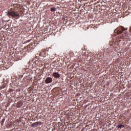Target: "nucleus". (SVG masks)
I'll use <instances>...</instances> for the list:
<instances>
[{"label":"nucleus","instance_id":"obj_1","mask_svg":"<svg viewBox=\"0 0 131 131\" xmlns=\"http://www.w3.org/2000/svg\"><path fill=\"white\" fill-rule=\"evenodd\" d=\"M7 16L8 17H10V16H11V17H13L14 18H16V19H18L19 16V14H16V12L14 11V10H10L9 11L7 12Z\"/></svg>","mask_w":131,"mask_h":131},{"label":"nucleus","instance_id":"obj_2","mask_svg":"<svg viewBox=\"0 0 131 131\" xmlns=\"http://www.w3.org/2000/svg\"><path fill=\"white\" fill-rule=\"evenodd\" d=\"M127 30V29L122 26H120L117 28V30L115 31V32H117V34H121L122 33V31H125V30Z\"/></svg>","mask_w":131,"mask_h":131},{"label":"nucleus","instance_id":"obj_3","mask_svg":"<svg viewBox=\"0 0 131 131\" xmlns=\"http://www.w3.org/2000/svg\"><path fill=\"white\" fill-rule=\"evenodd\" d=\"M53 82V78H51V77H48L46 78L45 80L46 83H51Z\"/></svg>","mask_w":131,"mask_h":131},{"label":"nucleus","instance_id":"obj_4","mask_svg":"<svg viewBox=\"0 0 131 131\" xmlns=\"http://www.w3.org/2000/svg\"><path fill=\"white\" fill-rule=\"evenodd\" d=\"M52 76H54L55 78H60V74L58 72H54L52 74Z\"/></svg>","mask_w":131,"mask_h":131},{"label":"nucleus","instance_id":"obj_5","mask_svg":"<svg viewBox=\"0 0 131 131\" xmlns=\"http://www.w3.org/2000/svg\"><path fill=\"white\" fill-rule=\"evenodd\" d=\"M38 123H39V122H36L33 123L32 124V126H36V125H38Z\"/></svg>","mask_w":131,"mask_h":131},{"label":"nucleus","instance_id":"obj_6","mask_svg":"<svg viewBox=\"0 0 131 131\" xmlns=\"http://www.w3.org/2000/svg\"><path fill=\"white\" fill-rule=\"evenodd\" d=\"M124 125H122V124H119L117 126V127H118L119 128H122V127H124Z\"/></svg>","mask_w":131,"mask_h":131},{"label":"nucleus","instance_id":"obj_7","mask_svg":"<svg viewBox=\"0 0 131 131\" xmlns=\"http://www.w3.org/2000/svg\"><path fill=\"white\" fill-rule=\"evenodd\" d=\"M6 120V119L3 118L1 121V125H4V123L5 122V121Z\"/></svg>","mask_w":131,"mask_h":131},{"label":"nucleus","instance_id":"obj_8","mask_svg":"<svg viewBox=\"0 0 131 131\" xmlns=\"http://www.w3.org/2000/svg\"><path fill=\"white\" fill-rule=\"evenodd\" d=\"M51 12H55V11H56V8H51Z\"/></svg>","mask_w":131,"mask_h":131},{"label":"nucleus","instance_id":"obj_9","mask_svg":"<svg viewBox=\"0 0 131 131\" xmlns=\"http://www.w3.org/2000/svg\"><path fill=\"white\" fill-rule=\"evenodd\" d=\"M0 98H2V93H0Z\"/></svg>","mask_w":131,"mask_h":131},{"label":"nucleus","instance_id":"obj_10","mask_svg":"<svg viewBox=\"0 0 131 131\" xmlns=\"http://www.w3.org/2000/svg\"><path fill=\"white\" fill-rule=\"evenodd\" d=\"M37 70H39V68H37Z\"/></svg>","mask_w":131,"mask_h":131},{"label":"nucleus","instance_id":"obj_11","mask_svg":"<svg viewBox=\"0 0 131 131\" xmlns=\"http://www.w3.org/2000/svg\"><path fill=\"white\" fill-rule=\"evenodd\" d=\"M52 130L54 131V129H53Z\"/></svg>","mask_w":131,"mask_h":131},{"label":"nucleus","instance_id":"obj_12","mask_svg":"<svg viewBox=\"0 0 131 131\" xmlns=\"http://www.w3.org/2000/svg\"><path fill=\"white\" fill-rule=\"evenodd\" d=\"M81 131H82V130H81Z\"/></svg>","mask_w":131,"mask_h":131}]
</instances>
